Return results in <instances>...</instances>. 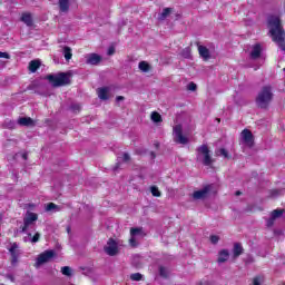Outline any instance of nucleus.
<instances>
[{"label": "nucleus", "instance_id": "obj_1", "mask_svg": "<svg viewBox=\"0 0 285 285\" xmlns=\"http://www.w3.org/2000/svg\"><path fill=\"white\" fill-rule=\"evenodd\" d=\"M267 23L272 40L277 43L283 52H285V31L284 27H282V20H279V17L277 16H269L267 18Z\"/></svg>", "mask_w": 285, "mask_h": 285}, {"label": "nucleus", "instance_id": "obj_2", "mask_svg": "<svg viewBox=\"0 0 285 285\" xmlns=\"http://www.w3.org/2000/svg\"><path fill=\"white\" fill-rule=\"evenodd\" d=\"M273 97H274L273 87L264 86L256 97V105L258 106V108L266 110V108L271 106V101H273Z\"/></svg>", "mask_w": 285, "mask_h": 285}, {"label": "nucleus", "instance_id": "obj_3", "mask_svg": "<svg viewBox=\"0 0 285 285\" xmlns=\"http://www.w3.org/2000/svg\"><path fill=\"white\" fill-rule=\"evenodd\" d=\"M46 78L48 79L49 83L53 86V88H60L61 86H70V73H50Z\"/></svg>", "mask_w": 285, "mask_h": 285}, {"label": "nucleus", "instance_id": "obj_4", "mask_svg": "<svg viewBox=\"0 0 285 285\" xmlns=\"http://www.w3.org/2000/svg\"><path fill=\"white\" fill-rule=\"evenodd\" d=\"M197 161H202L204 166H213L215 161L210 156V149H208V145H202L197 149Z\"/></svg>", "mask_w": 285, "mask_h": 285}, {"label": "nucleus", "instance_id": "obj_5", "mask_svg": "<svg viewBox=\"0 0 285 285\" xmlns=\"http://www.w3.org/2000/svg\"><path fill=\"white\" fill-rule=\"evenodd\" d=\"M173 137L175 144H181L183 146H186L188 144V138L184 136V128L181 125H176L173 129Z\"/></svg>", "mask_w": 285, "mask_h": 285}, {"label": "nucleus", "instance_id": "obj_6", "mask_svg": "<svg viewBox=\"0 0 285 285\" xmlns=\"http://www.w3.org/2000/svg\"><path fill=\"white\" fill-rule=\"evenodd\" d=\"M57 255L55 250L48 249L41 253L36 261V268H39V266H43V264H48V262H51V259Z\"/></svg>", "mask_w": 285, "mask_h": 285}, {"label": "nucleus", "instance_id": "obj_7", "mask_svg": "<svg viewBox=\"0 0 285 285\" xmlns=\"http://www.w3.org/2000/svg\"><path fill=\"white\" fill-rule=\"evenodd\" d=\"M38 219L39 216L36 213L28 212L23 217V226L20 227V233H26Z\"/></svg>", "mask_w": 285, "mask_h": 285}, {"label": "nucleus", "instance_id": "obj_8", "mask_svg": "<svg viewBox=\"0 0 285 285\" xmlns=\"http://www.w3.org/2000/svg\"><path fill=\"white\" fill-rule=\"evenodd\" d=\"M240 137H242V142L245 144V146H247V148H253V146H255V138L250 130L244 129L240 132Z\"/></svg>", "mask_w": 285, "mask_h": 285}, {"label": "nucleus", "instance_id": "obj_9", "mask_svg": "<svg viewBox=\"0 0 285 285\" xmlns=\"http://www.w3.org/2000/svg\"><path fill=\"white\" fill-rule=\"evenodd\" d=\"M105 253L110 257H115L119 253V247L117 246V240L115 238H109L107 246H105Z\"/></svg>", "mask_w": 285, "mask_h": 285}, {"label": "nucleus", "instance_id": "obj_10", "mask_svg": "<svg viewBox=\"0 0 285 285\" xmlns=\"http://www.w3.org/2000/svg\"><path fill=\"white\" fill-rule=\"evenodd\" d=\"M282 215H284V209H274L271 213V217L267 219V228H272V226L275 225V219H279V217H282Z\"/></svg>", "mask_w": 285, "mask_h": 285}, {"label": "nucleus", "instance_id": "obj_11", "mask_svg": "<svg viewBox=\"0 0 285 285\" xmlns=\"http://www.w3.org/2000/svg\"><path fill=\"white\" fill-rule=\"evenodd\" d=\"M208 193H210V185L205 186L203 189L194 191V199H206L208 197Z\"/></svg>", "mask_w": 285, "mask_h": 285}, {"label": "nucleus", "instance_id": "obj_12", "mask_svg": "<svg viewBox=\"0 0 285 285\" xmlns=\"http://www.w3.org/2000/svg\"><path fill=\"white\" fill-rule=\"evenodd\" d=\"M259 57H262V45L256 43L252 47L249 58L255 61V60L259 59Z\"/></svg>", "mask_w": 285, "mask_h": 285}, {"label": "nucleus", "instance_id": "obj_13", "mask_svg": "<svg viewBox=\"0 0 285 285\" xmlns=\"http://www.w3.org/2000/svg\"><path fill=\"white\" fill-rule=\"evenodd\" d=\"M86 63H89V66H99V63H101V56L97 53H89L87 56Z\"/></svg>", "mask_w": 285, "mask_h": 285}, {"label": "nucleus", "instance_id": "obj_14", "mask_svg": "<svg viewBox=\"0 0 285 285\" xmlns=\"http://www.w3.org/2000/svg\"><path fill=\"white\" fill-rule=\"evenodd\" d=\"M232 253H233V259H237V257H239L240 255H244V247L242 246V243H234Z\"/></svg>", "mask_w": 285, "mask_h": 285}, {"label": "nucleus", "instance_id": "obj_15", "mask_svg": "<svg viewBox=\"0 0 285 285\" xmlns=\"http://www.w3.org/2000/svg\"><path fill=\"white\" fill-rule=\"evenodd\" d=\"M229 257H230V252H228V249H220L218 253L217 262L218 264H225V262H228Z\"/></svg>", "mask_w": 285, "mask_h": 285}, {"label": "nucleus", "instance_id": "obj_16", "mask_svg": "<svg viewBox=\"0 0 285 285\" xmlns=\"http://www.w3.org/2000/svg\"><path fill=\"white\" fill-rule=\"evenodd\" d=\"M198 52L204 61H208V59H210V50L207 49L205 46L199 45Z\"/></svg>", "mask_w": 285, "mask_h": 285}, {"label": "nucleus", "instance_id": "obj_17", "mask_svg": "<svg viewBox=\"0 0 285 285\" xmlns=\"http://www.w3.org/2000/svg\"><path fill=\"white\" fill-rule=\"evenodd\" d=\"M41 239V234L37 232L33 237L31 233H28L27 236L23 237V242L28 243L30 242L31 244H37Z\"/></svg>", "mask_w": 285, "mask_h": 285}, {"label": "nucleus", "instance_id": "obj_18", "mask_svg": "<svg viewBox=\"0 0 285 285\" xmlns=\"http://www.w3.org/2000/svg\"><path fill=\"white\" fill-rule=\"evenodd\" d=\"M19 126H27V128H30V126H35V120L30 117H21L18 119Z\"/></svg>", "mask_w": 285, "mask_h": 285}, {"label": "nucleus", "instance_id": "obj_19", "mask_svg": "<svg viewBox=\"0 0 285 285\" xmlns=\"http://www.w3.org/2000/svg\"><path fill=\"white\" fill-rule=\"evenodd\" d=\"M60 12H68L70 10V1L69 0H59L58 1Z\"/></svg>", "mask_w": 285, "mask_h": 285}, {"label": "nucleus", "instance_id": "obj_20", "mask_svg": "<svg viewBox=\"0 0 285 285\" xmlns=\"http://www.w3.org/2000/svg\"><path fill=\"white\" fill-rule=\"evenodd\" d=\"M45 210H46L47 213H59V210H61V207L58 206V205L55 204V203H49V204L46 205Z\"/></svg>", "mask_w": 285, "mask_h": 285}, {"label": "nucleus", "instance_id": "obj_21", "mask_svg": "<svg viewBox=\"0 0 285 285\" xmlns=\"http://www.w3.org/2000/svg\"><path fill=\"white\" fill-rule=\"evenodd\" d=\"M170 12H173V8H165L163 12L158 14V20L166 21V19L170 17Z\"/></svg>", "mask_w": 285, "mask_h": 285}, {"label": "nucleus", "instance_id": "obj_22", "mask_svg": "<svg viewBox=\"0 0 285 285\" xmlns=\"http://www.w3.org/2000/svg\"><path fill=\"white\" fill-rule=\"evenodd\" d=\"M108 92H109V89L107 87H102L98 89L99 99H101L102 101H108Z\"/></svg>", "mask_w": 285, "mask_h": 285}, {"label": "nucleus", "instance_id": "obj_23", "mask_svg": "<svg viewBox=\"0 0 285 285\" xmlns=\"http://www.w3.org/2000/svg\"><path fill=\"white\" fill-rule=\"evenodd\" d=\"M218 157H224V159H233V156L226 150V148H219L216 150Z\"/></svg>", "mask_w": 285, "mask_h": 285}, {"label": "nucleus", "instance_id": "obj_24", "mask_svg": "<svg viewBox=\"0 0 285 285\" xmlns=\"http://www.w3.org/2000/svg\"><path fill=\"white\" fill-rule=\"evenodd\" d=\"M21 21L29 28L32 27V16L30 13H22Z\"/></svg>", "mask_w": 285, "mask_h": 285}, {"label": "nucleus", "instance_id": "obj_25", "mask_svg": "<svg viewBox=\"0 0 285 285\" xmlns=\"http://www.w3.org/2000/svg\"><path fill=\"white\" fill-rule=\"evenodd\" d=\"M39 68H41V62L39 60H32L29 62L30 72H36Z\"/></svg>", "mask_w": 285, "mask_h": 285}, {"label": "nucleus", "instance_id": "obj_26", "mask_svg": "<svg viewBox=\"0 0 285 285\" xmlns=\"http://www.w3.org/2000/svg\"><path fill=\"white\" fill-rule=\"evenodd\" d=\"M150 119H151V121H154V124H161V121H163L161 115L157 111L151 112Z\"/></svg>", "mask_w": 285, "mask_h": 285}, {"label": "nucleus", "instance_id": "obj_27", "mask_svg": "<svg viewBox=\"0 0 285 285\" xmlns=\"http://www.w3.org/2000/svg\"><path fill=\"white\" fill-rule=\"evenodd\" d=\"M169 275L170 272L165 266L159 267V276L163 277V279H168Z\"/></svg>", "mask_w": 285, "mask_h": 285}, {"label": "nucleus", "instance_id": "obj_28", "mask_svg": "<svg viewBox=\"0 0 285 285\" xmlns=\"http://www.w3.org/2000/svg\"><path fill=\"white\" fill-rule=\"evenodd\" d=\"M180 55L184 59H191L193 58L190 47H186L185 49H183Z\"/></svg>", "mask_w": 285, "mask_h": 285}, {"label": "nucleus", "instance_id": "obj_29", "mask_svg": "<svg viewBox=\"0 0 285 285\" xmlns=\"http://www.w3.org/2000/svg\"><path fill=\"white\" fill-rule=\"evenodd\" d=\"M63 57L66 61H70V59H72V49L70 47L63 48Z\"/></svg>", "mask_w": 285, "mask_h": 285}, {"label": "nucleus", "instance_id": "obj_30", "mask_svg": "<svg viewBox=\"0 0 285 285\" xmlns=\"http://www.w3.org/2000/svg\"><path fill=\"white\" fill-rule=\"evenodd\" d=\"M11 254V265L17 266V263L19 262V252H9Z\"/></svg>", "mask_w": 285, "mask_h": 285}, {"label": "nucleus", "instance_id": "obj_31", "mask_svg": "<svg viewBox=\"0 0 285 285\" xmlns=\"http://www.w3.org/2000/svg\"><path fill=\"white\" fill-rule=\"evenodd\" d=\"M138 68L141 70V72H148L150 70V65H148L146 61H140Z\"/></svg>", "mask_w": 285, "mask_h": 285}, {"label": "nucleus", "instance_id": "obj_32", "mask_svg": "<svg viewBox=\"0 0 285 285\" xmlns=\"http://www.w3.org/2000/svg\"><path fill=\"white\" fill-rule=\"evenodd\" d=\"M61 273L66 277H72V268L70 266H63L61 267Z\"/></svg>", "mask_w": 285, "mask_h": 285}, {"label": "nucleus", "instance_id": "obj_33", "mask_svg": "<svg viewBox=\"0 0 285 285\" xmlns=\"http://www.w3.org/2000/svg\"><path fill=\"white\" fill-rule=\"evenodd\" d=\"M130 279L132 282H141V279H144V275H141V273H134L130 275Z\"/></svg>", "mask_w": 285, "mask_h": 285}, {"label": "nucleus", "instance_id": "obj_34", "mask_svg": "<svg viewBox=\"0 0 285 285\" xmlns=\"http://www.w3.org/2000/svg\"><path fill=\"white\" fill-rule=\"evenodd\" d=\"M150 193L154 197H161V191H159V188L157 186H151Z\"/></svg>", "mask_w": 285, "mask_h": 285}, {"label": "nucleus", "instance_id": "obj_35", "mask_svg": "<svg viewBox=\"0 0 285 285\" xmlns=\"http://www.w3.org/2000/svg\"><path fill=\"white\" fill-rule=\"evenodd\" d=\"M262 284H264V276L258 275L253 278V285H262Z\"/></svg>", "mask_w": 285, "mask_h": 285}, {"label": "nucleus", "instance_id": "obj_36", "mask_svg": "<svg viewBox=\"0 0 285 285\" xmlns=\"http://www.w3.org/2000/svg\"><path fill=\"white\" fill-rule=\"evenodd\" d=\"M130 235H131V237H137V235H141V228H139V227H132V228L130 229Z\"/></svg>", "mask_w": 285, "mask_h": 285}, {"label": "nucleus", "instance_id": "obj_37", "mask_svg": "<svg viewBox=\"0 0 285 285\" xmlns=\"http://www.w3.org/2000/svg\"><path fill=\"white\" fill-rule=\"evenodd\" d=\"M70 110H72V112H79L81 110V105L79 104H72L70 106Z\"/></svg>", "mask_w": 285, "mask_h": 285}, {"label": "nucleus", "instance_id": "obj_38", "mask_svg": "<svg viewBox=\"0 0 285 285\" xmlns=\"http://www.w3.org/2000/svg\"><path fill=\"white\" fill-rule=\"evenodd\" d=\"M187 90L195 92V90H197V85L195 82H189L187 86Z\"/></svg>", "mask_w": 285, "mask_h": 285}, {"label": "nucleus", "instance_id": "obj_39", "mask_svg": "<svg viewBox=\"0 0 285 285\" xmlns=\"http://www.w3.org/2000/svg\"><path fill=\"white\" fill-rule=\"evenodd\" d=\"M121 157H118V161L116 163V165L114 166L112 170L114 173H117V170H119L121 168Z\"/></svg>", "mask_w": 285, "mask_h": 285}, {"label": "nucleus", "instance_id": "obj_40", "mask_svg": "<svg viewBox=\"0 0 285 285\" xmlns=\"http://www.w3.org/2000/svg\"><path fill=\"white\" fill-rule=\"evenodd\" d=\"M122 161L124 164H128V161H130V154L122 153Z\"/></svg>", "mask_w": 285, "mask_h": 285}, {"label": "nucleus", "instance_id": "obj_41", "mask_svg": "<svg viewBox=\"0 0 285 285\" xmlns=\"http://www.w3.org/2000/svg\"><path fill=\"white\" fill-rule=\"evenodd\" d=\"M209 239H210L212 244H218L219 243V236H217V235H212L209 237Z\"/></svg>", "mask_w": 285, "mask_h": 285}, {"label": "nucleus", "instance_id": "obj_42", "mask_svg": "<svg viewBox=\"0 0 285 285\" xmlns=\"http://www.w3.org/2000/svg\"><path fill=\"white\" fill-rule=\"evenodd\" d=\"M271 195L272 197H279V195H282V189H273Z\"/></svg>", "mask_w": 285, "mask_h": 285}, {"label": "nucleus", "instance_id": "obj_43", "mask_svg": "<svg viewBox=\"0 0 285 285\" xmlns=\"http://www.w3.org/2000/svg\"><path fill=\"white\" fill-rule=\"evenodd\" d=\"M0 59H10V53L0 51Z\"/></svg>", "mask_w": 285, "mask_h": 285}, {"label": "nucleus", "instance_id": "obj_44", "mask_svg": "<svg viewBox=\"0 0 285 285\" xmlns=\"http://www.w3.org/2000/svg\"><path fill=\"white\" fill-rule=\"evenodd\" d=\"M129 244L132 247L137 246V240L135 239V236H131V238L129 239Z\"/></svg>", "mask_w": 285, "mask_h": 285}, {"label": "nucleus", "instance_id": "obj_45", "mask_svg": "<svg viewBox=\"0 0 285 285\" xmlns=\"http://www.w3.org/2000/svg\"><path fill=\"white\" fill-rule=\"evenodd\" d=\"M17 248H19V245H17V243H13L12 246L9 248V252H14L17 250Z\"/></svg>", "mask_w": 285, "mask_h": 285}, {"label": "nucleus", "instance_id": "obj_46", "mask_svg": "<svg viewBox=\"0 0 285 285\" xmlns=\"http://www.w3.org/2000/svg\"><path fill=\"white\" fill-rule=\"evenodd\" d=\"M107 55H109V56L115 55V47H110V48L108 49Z\"/></svg>", "mask_w": 285, "mask_h": 285}, {"label": "nucleus", "instance_id": "obj_47", "mask_svg": "<svg viewBox=\"0 0 285 285\" xmlns=\"http://www.w3.org/2000/svg\"><path fill=\"white\" fill-rule=\"evenodd\" d=\"M7 279H10V282H16L14 276L12 274H7Z\"/></svg>", "mask_w": 285, "mask_h": 285}, {"label": "nucleus", "instance_id": "obj_48", "mask_svg": "<svg viewBox=\"0 0 285 285\" xmlns=\"http://www.w3.org/2000/svg\"><path fill=\"white\" fill-rule=\"evenodd\" d=\"M124 99H126L124 96L116 97L117 104H119V101H124Z\"/></svg>", "mask_w": 285, "mask_h": 285}, {"label": "nucleus", "instance_id": "obj_49", "mask_svg": "<svg viewBox=\"0 0 285 285\" xmlns=\"http://www.w3.org/2000/svg\"><path fill=\"white\" fill-rule=\"evenodd\" d=\"M157 157V154H155V151H150V158L155 159Z\"/></svg>", "mask_w": 285, "mask_h": 285}, {"label": "nucleus", "instance_id": "obj_50", "mask_svg": "<svg viewBox=\"0 0 285 285\" xmlns=\"http://www.w3.org/2000/svg\"><path fill=\"white\" fill-rule=\"evenodd\" d=\"M22 158L28 159V154H23Z\"/></svg>", "mask_w": 285, "mask_h": 285}, {"label": "nucleus", "instance_id": "obj_51", "mask_svg": "<svg viewBox=\"0 0 285 285\" xmlns=\"http://www.w3.org/2000/svg\"><path fill=\"white\" fill-rule=\"evenodd\" d=\"M242 195V191H236V197H239Z\"/></svg>", "mask_w": 285, "mask_h": 285}, {"label": "nucleus", "instance_id": "obj_52", "mask_svg": "<svg viewBox=\"0 0 285 285\" xmlns=\"http://www.w3.org/2000/svg\"><path fill=\"white\" fill-rule=\"evenodd\" d=\"M0 222H1V215H0Z\"/></svg>", "mask_w": 285, "mask_h": 285}]
</instances>
